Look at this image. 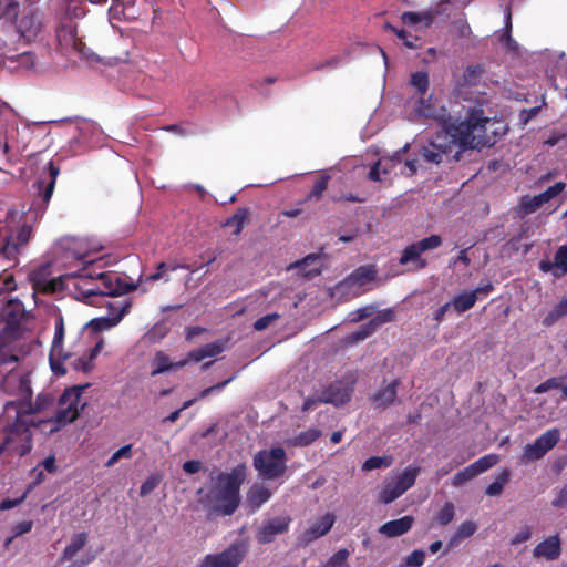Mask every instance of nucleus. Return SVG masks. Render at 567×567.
Segmentation results:
<instances>
[{
	"mask_svg": "<svg viewBox=\"0 0 567 567\" xmlns=\"http://www.w3.org/2000/svg\"><path fill=\"white\" fill-rule=\"evenodd\" d=\"M86 385L66 389L59 399L58 412L48 420H30L16 415V420L4 430V439L0 444V455L4 452L24 456L32 450V432L30 426L40 427L49 433L56 432L78 419L86 405L82 402L83 390Z\"/></svg>",
	"mask_w": 567,
	"mask_h": 567,
	"instance_id": "f257e3e1",
	"label": "nucleus"
},
{
	"mask_svg": "<svg viewBox=\"0 0 567 567\" xmlns=\"http://www.w3.org/2000/svg\"><path fill=\"white\" fill-rule=\"evenodd\" d=\"M415 116L435 121L450 136L457 138L463 148H481L489 144L486 126L491 123L482 109H472L465 121L456 122L444 106H437L432 94L419 96L414 106Z\"/></svg>",
	"mask_w": 567,
	"mask_h": 567,
	"instance_id": "f03ea898",
	"label": "nucleus"
},
{
	"mask_svg": "<svg viewBox=\"0 0 567 567\" xmlns=\"http://www.w3.org/2000/svg\"><path fill=\"white\" fill-rule=\"evenodd\" d=\"M247 477V466L241 463L229 473H220L203 499L208 516H230L240 505V486Z\"/></svg>",
	"mask_w": 567,
	"mask_h": 567,
	"instance_id": "7ed1b4c3",
	"label": "nucleus"
},
{
	"mask_svg": "<svg viewBox=\"0 0 567 567\" xmlns=\"http://www.w3.org/2000/svg\"><path fill=\"white\" fill-rule=\"evenodd\" d=\"M32 238V227L24 223L18 230L9 225L0 226V260L3 271L0 275V297L17 289V282L12 274L8 272L19 264V256Z\"/></svg>",
	"mask_w": 567,
	"mask_h": 567,
	"instance_id": "20e7f679",
	"label": "nucleus"
},
{
	"mask_svg": "<svg viewBox=\"0 0 567 567\" xmlns=\"http://www.w3.org/2000/svg\"><path fill=\"white\" fill-rule=\"evenodd\" d=\"M3 318L4 326L0 330V363H12L18 361V357L11 353L13 343L23 334L21 320L24 311L20 303L9 302L0 313Z\"/></svg>",
	"mask_w": 567,
	"mask_h": 567,
	"instance_id": "39448f33",
	"label": "nucleus"
},
{
	"mask_svg": "<svg viewBox=\"0 0 567 567\" xmlns=\"http://www.w3.org/2000/svg\"><path fill=\"white\" fill-rule=\"evenodd\" d=\"M1 391L14 399L7 401V411L21 406L22 402L32 399V389L29 373L12 369L1 381Z\"/></svg>",
	"mask_w": 567,
	"mask_h": 567,
	"instance_id": "423d86ee",
	"label": "nucleus"
},
{
	"mask_svg": "<svg viewBox=\"0 0 567 567\" xmlns=\"http://www.w3.org/2000/svg\"><path fill=\"white\" fill-rule=\"evenodd\" d=\"M286 461V451L277 446L258 451L254 456L252 465L262 478L272 481L285 474Z\"/></svg>",
	"mask_w": 567,
	"mask_h": 567,
	"instance_id": "0eeeda50",
	"label": "nucleus"
},
{
	"mask_svg": "<svg viewBox=\"0 0 567 567\" xmlns=\"http://www.w3.org/2000/svg\"><path fill=\"white\" fill-rule=\"evenodd\" d=\"M375 276L373 266H360L336 285V291L346 299L357 298L365 291L364 286L373 281Z\"/></svg>",
	"mask_w": 567,
	"mask_h": 567,
	"instance_id": "6e6552de",
	"label": "nucleus"
},
{
	"mask_svg": "<svg viewBox=\"0 0 567 567\" xmlns=\"http://www.w3.org/2000/svg\"><path fill=\"white\" fill-rule=\"evenodd\" d=\"M442 245V238L439 235H431L419 241L412 243L406 246L399 259L400 265H413V270H421L427 266V261L422 258V254L427 250H433Z\"/></svg>",
	"mask_w": 567,
	"mask_h": 567,
	"instance_id": "1a4fd4ad",
	"label": "nucleus"
},
{
	"mask_svg": "<svg viewBox=\"0 0 567 567\" xmlns=\"http://www.w3.org/2000/svg\"><path fill=\"white\" fill-rule=\"evenodd\" d=\"M247 555V547L236 542L219 553L205 555L196 567H239Z\"/></svg>",
	"mask_w": 567,
	"mask_h": 567,
	"instance_id": "9d476101",
	"label": "nucleus"
},
{
	"mask_svg": "<svg viewBox=\"0 0 567 567\" xmlns=\"http://www.w3.org/2000/svg\"><path fill=\"white\" fill-rule=\"evenodd\" d=\"M17 28L27 41H34L39 38L42 39V34L47 29V22L39 9L29 7L23 10Z\"/></svg>",
	"mask_w": 567,
	"mask_h": 567,
	"instance_id": "9b49d317",
	"label": "nucleus"
},
{
	"mask_svg": "<svg viewBox=\"0 0 567 567\" xmlns=\"http://www.w3.org/2000/svg\"><path fill=\"white\" fill-rule=\"evenodd\" d=\"M456 145L462 146L457 138L445 133L444 136L437 135L427 145L422 146L420 155L427 163L440 164L444 156H449L453 152Z\"/></svg>",
	"mask_w": 567,
	"mask_h": 567,
	"instance_id": "f8f14e48",
	"label": "nucleus"
},
{
	"mask_svg": "<svg viewBox=\"0 0 567 567\" xmlns=\"http://www.w3.org/2000/svg\"><path fill=\"white\" fill-rule=\"evenodd\" d=\"M560 440V432L558 429L553 427L538 436L534 443H529L524 447L523 461L530 462L540 460L547 452L556 446Z\"/></svg>",
	"mask_w": 567,
	"mask_h": 567,
	"instance_id": "ddd939ff",
	"label": "nucleus"
},
{
	"mask_svg": "<svg viewBox=\"0 0 567 567\" xmlns=\"http://www.w3.org/2000/svg\"><path fill=\"white\" fill-rule=\"evenodd\" d=\"M64 339V323L63 319L60 317L55 320V331L52 341V347L49 354V362L51 370L56 375H64L66 373V369L63 363L65 360L71 358L69 352H64L62 348Z\"/></svg>",
	"mask_w": 567,
	"mask_h": 567,
	"instance_id": "4468645a",
	"label": "nucleus"
},
{
	"mask_svg": "<svg viewBox=\"0 0 567 567\" xmlns=\"http://www.w3.org/2000/svg\"><path fill=\"white\" fill-rule=\"evenodd\" d=\"M96 280L101 287L100 299L103 297H115L133 291L136 286L125 282L122 277L114 271H100Z\"/></svg>",
	"mask_w": 567,
	"mask_h": 567,
	"instance_id": "2eb2a0df",
	"label": "nucleus"
},
{
	"mask_svg": "<svg viewBox=\"0 0 567 567\" xmlns=\"http://www.w3.org/2000/svg\"><path fill=\"white\" fill-rule=\"evenodd\" d=\"M498 461V455L493 453L480 457L474 463L458 471L452 478V485L455 487L463 486L466 482L495 466Z\"/></svg>",
	"mask_w": 567,
	"mask_h": 567,
	"instance_id": "dca6fc26",
	"label": "nucleus"
},
{
	"mask_svg": "<svg viewBox=\"0 0 567 567\" xmlns=\"http://www.w3.org/2000/svg\"><path fill=\"white\" fill-rule=\"evenodd\" d=\"M291 518L288 515L277 516L265 520L256 532V540L259 544H269L277 536L289 530Z\"/></svg>",
	"mask_w": 567,
	"mask_h": 567,
	"instance_id": "f3484780",
	"label": "nucleus"
},
{
	"mask_svg": "<svg viewBox=\"0 0 567 567\" xmlns=\"http://www.w3.org/2000/svg\"><path fill=\"white\" fill-rule=\"evenodd\" d=\"M53 408L54 396L50 393H40L34 402H32L31 399L22 402L21 406H19V409L17 410V414H19V416H24L27 419V416L29 415L44 413L47 416L44 420H48L50 417H53L54 414L58 412L56 410L54 413H52V415H49V412L52 411Z\"/></svg>",
	"mask_w": 567,
	"mask_h": 567,
	"instance_id": "a211bd4d",
	"label": "nucleus"
},
{
	"mask_svg": "<svg viewBox=\"0 0 567 567\" xmlns=\"http://www.w3.org/2000/svg\"><path fill=\"white\" fill-rule=\"evenodd\" d=\"M352 392V384H349L342 380H337L323 389L321 394L323 403L340 406L350 401Z\"/></svg>",
	"mask_w": 567,
	"mask_h": 567,
	"instance_id": "6ab92c4d",
	"label": "nucleus"
},
{
	"mask_svg": "<svg viewBox=\"0 0 567 567\" xmlns=\"http://www.w3.org/2000/svg\"><path fill=\"white\" fill-rule=\"evenodd\" d=\"M334 522L336 516L332 513H327L301 533L299 542L302 545H309L318 538L327 535L333 527Z\"/></svg>",
	"mask_w": 567,
	"mask_h": 567,
	"instance_id": "aec40b11",
	"label": "nucleus"
},
{
	"mask_svg": "<svg viewBox=\"0 0 567 567\" xmlns=\"http://www.w3.org/2000/svg\"><path fill=\"white\" fill-rule=\"evenodd\" d=\"M74 287L76 290V298L87 305L95 306L100 299L101 287L97 281H89V278H79Z\"/></svg>",
	"mask_w": 567,
	"mask_h": 567,
	"instance_id": "412c9836",
	"label": "nucleus"
},
{
	"mask_svg": "<svg viewBox=\"0 0 567 567\" xmlns=\"http://www.w3.org/2000/svg\"><path fill=\"white\" fill-rule=\"evenodd\" d=\"M414 523L412 516H403L399 519H393L380 526L379 533L388 538L399 537L408 533Z\"/></svg>",
	"mask_w": 567,
	"mask_h": 567,
	"instance_id": "4be33fe9",
	"label": "nucleus"
},
{
	"mask_svg": "<svg viewBox=\"0 0 567 567\" xmlns=\"http://www.w3.org/2000/svg\"><path fill=\"white\" fill-rule=\"evenodd\" d=\"M48 171H49L48 178L39 179L37 182V186H38L43 206H47L52 197V194H53V190L55 187V182H56L58 175L60 173V168L56 165H54V163L51 161L48 164Z\"/></svg>",
	"mask_w": 567,
	"mask_h": 567,
	"instance_id": "5701e85b",
	"label": "nucleus"
},
{
	"mask_svg": "<svg viewBox=\"0 0 567 567\" xmlns=\"http://www.w3.org/2000/svg\"><path fill=\"white\" fill-rule=\"evenodd\" d=\"M187 363H188V360H186V359L178 361V362H171L169 357L165 352L157 351L154 354V358L151 362V365H152L151 375L155 377L157 374H163L171 370H177V369L185 367Z\"/></svg>",
	"mask_w": 567,
	"mask_h": 567,
	"instance_id": "b1692460",
	"label": "nucleus"
},
{
	"mask_svg": "<svg viewBox=\"0 0 567 567\" xmlns=\"http://www.w3.org/2000/svg\"><path fill=\"white\" fill-rule=\"evenodd\" d=\"M561 547L559 537L550 536L545 540L540 542L533 551V555L537 558L544 557L548 560L557 559L560 556Z\"/></svg>",
	"mask_w": 567,
	"mask_h": 567,
	"instance_id": "393cba45",
	"label": "nucleus"
},
{
	"mask_svg": "<svg viewBox=\"0 0 567 567\" xmlns=\"http://www.w3.org/2000/svg\"><path fill=\"white\" fill-rule=\"evenodd\" d=\"M271 497V492L262 485L255 484L247 492L246 504L250 513L257 512Z\"/></svg>",
	"mask_w": 567,
	"mask_h": 567,
	"instance_id": "a878e982",
	"label": "nucleus"
},
{
	"mask_svg": "<svg viewBox=\"0 0 567 567\" xmlns=\"http://www.w3.org/2000/svg\"><path fill=\"white\" fill-rule=\"evenodd\" d=\"M400 380L395 379L385 386L379 389L372 396V401L377 408L385 409L395 402L398 396V386Z\"/></svg>",
	"mask_w": 567,
	"mask_h": 567,
	"instance_id": "bb28decb",
	"label": "nucleus"
},
{
	"mask_svg": "<svg viewBox=\"0 0 567 567\" xmlns=\"http://www.w3.org/2000/svg\"><path fill=\"white\" fill-rule=\"evenodd\" d=\"M33 288L42 293H53L62 289V277L47 279L42 271H34L30 276Z\"/></svg>",
	"mask_w": 567,
	"mask_h": 567,
	"instance_id": "cd10ccee",
	"label": "nucleus"
},
{
	"mask_svg": "<svg viewBox=\"0 0 567 567\" xmlns=\"http://www.w3.org/2000/svg\"><path fill=\"white\" fill-rule=\"evenodd\" d=\"M420 473V467L409 465L403 470L402 473L398 474L396 476L392 477L391 481L394 483V485L398 487V489L404 494L409 488H411L416 477Z\"/></svg>",
	"mask_w": 567,
	"mask_h": 567,
	"instance_id": "c85d7f7f",
	"label": "nucleus"
},
{
	"mask_svg": "<svg viewBox=\"0 0 567 567\" xmlns=\"http://www.w3.org/2000/svg\"><path fill=\"white\" fill-rule=\"evenodd\" d=\"M224 351V343L221 341H215L207 343L198 349H195L187 354L188 362H199L205 358L215 357Z\"/></svg>",
	"mask_w": 567,
	"mask_h": 567,
	"instance_id": "c756f323",
	"label": "nucleus"
},
{
	"mask_svg": "<svg viewBox=\"0 0 567 567\" xmlns=\"http://www.w3.org/2000/svg\"><path fill=\"white\" fill-rule=\"evenodd\" d=\"M87 543V534L76 533L72 536L71 543L64 548L60 556V563L71 560Z\"/></svg>",
	"mask_w": 567,
	"mask_h": 567,
	"instance_id": "7c9ffc66",
	"label": "nucleus"
},
{
	"mask_svg": "<svg viewBox=\"0 0 567 567\" xmlns=\"http://www.w3.org/2000/svg\"><path fill=\"white\" fill-rule=\"evenodd\" d=\"M547 202L543 198L540 194L535 196L524 195L520 197L517 206V213L520 216H526L535 213Z\"/></svg>",
	"mask_w": 567,
	"mask_h": 567,
	"instance_id": "2f4dec72",
	"label": "nucleus"
},
{
	"mask_svg": "<svg viewBox=\"0 0 567 567\" xmlns=\"http://www.w3.org/2000/svg\"><path fill=\"white\" fill-rule=\"evenodd\" d=\"M401 20L406 25H415L422 23L424 27H430L434 21V14L432 11H405L402 13Z\"/></svg>",
	"mask_w": 567,
	"mask_h": 567,
	"instance_id": "473e14b6",
	"label": "nucleus"
},
{
	"mask_svg": "<svg viewBox=\"0 0 567 567\" xmlns=\"http://www.w3.org/2000/svg\"><path fill=\"white\" fill-rule=\"evenodd\" d=\"M321 431L318 429H308L289 439L288 444L296 447L308 446L316 442L321 436Z\"/></svg>",
	"mask_w": 567,
	"mask_h": 567,
	"instance_id": "72a5a7b5",
	"label": "nucleus"
},
{
	"mask_svg": "<svg viewBox=\"0 0 567 567\" xmlns=\"http://www.w3.org/2000/svg\"><path fill=\"white\" fill-rule=\"evenodd\" d=\"M126 312V308H123L117 317L109 318V317H101L92 319L89 322V327L94 332H101L104 330H109L113 327H115L122 319L123 315Z\"/></svg>",
	"mask_w": 567,
	"mask_h": 567,
	"instance_id": "f704fd0d",
	"label": "nucleus"
},
{
	"mask_svg": "<svg viewBox=\"0 0 567 567\" xmlns=\"http://www.w3.org/2000/svg\"><path fill=\"white\" fill-rule=\"evenodd\" d=\"M512 472L504 468L497 476L496 480L485 488V495L498 496L502 494L504 486L509 482Z\"/></svg>",
	"mask_w": 567,
	"mask_h": 567,
	"instance_id": "c9c22d12",
	"label": "nucleus"
},
{
	"mask_svg": "<svg viewBox=\"0 0 567 567\" xmlns=\"http://www.w3.org/2000/svg\"><path fill=\"white\" fill-rule=\"evenodd\" d=\"M451 303L458 313H462L474 307L476 303V296L471 291H464L454 296Z\"/></svg>",
	"mask_w": 567,
	"mask_h": 567,
	"instance_id": "e433bc0d",
	"label": "nucleus"
},
{
	"mask_svg": "<svg viewBox=\"0 0 567 567\" xmlns=\"http://www.w3.org/2000/svg\"><path fill=\"white\" fill-rule=\"evenodd\" d=\"M476 529H477V526L474 522H472V520L463 522L456 529L455 534L451 537V539L447 544V548L450 549L453 546H455L460 540L471 537L472 535L475 534Z\"/></svg>",
	"mask_w": 567,
	"mask_h": 567,
	"instance_id": "4c0bfd02",
	"label": "nucleus"
},
{
	"mask_svg": "<svg viewBox=\"0 0 567 567\" xmlns=\"http://www.w3.org/2000/svg\"><path fill=\"white\" fill-rule=\"evenodd\" d=\"M410 84L419 96L426 95L430 87L429 74L425 71H416L410 75Z\"/></svg>",
	"mask_w": 567,
	"mask_h": 567,
	"instance_id": "58836bf2",
	"label": "nucleus"
},
{
	"mask_svg": "<svg viewBox=\"0 0 567 567\" xmlns=\"http://www.w3.org/2000/svg\"><path fill=\"white\" fill-rule=\"evenodd\" d=\"M554 277L560 278L567 275V245L558 247L554 256Z\"/></svg>",
	"mask_w": 567,
	"mask_h": 567,
	"instance_id": "ea45409f",
	"label": "nucleus"
},
{
	"mask_svg": "<svg viewBox=\"0 0 567 567\" xmlns=\"http://www.w3.org/2000/svg\"><path fill=\"white\" fill-rule=\"evenodd\" d=\"M375 331L373 330V323H364L357 331L349 333L344 337V343L347 346H353L360 341L365 340L368 337L373 334Z\"/></svg>",
	"mask_w": 567,
	"mask_h": 567,
	"instance_id": "a19ab883",
	"label": "nucleus"
},
{
	"mask_svg": "<svg viewBox=\"0 0 567 567\" xmlns=\"http://www.w3.org/2000/svg\"><path fill=\"white\" fill-rule=\"evenodd\" d=\"M171 328L165 320L156 322L145 334L150 343H157L169 332Z\"/></svg>",
	"mask_w": 567,
	"mask_h": 567,
	"instance_id": "79ce46f5",
	"label": "nucleus"
},
{
	"mask_svg": "<svg viewBox=\"0 0 567 567\" xmlns=\"http://www.w3.org/2000/svg\"><path fill=\"white\" fill-rule=\"evenodd\" d=\"M248 208H239L236 213L225 221V226L235 227L233 234L239 235L244 228L245 223L248 219Z\"/></svg>",
	"mask_w": 567,
	"mask_h": 567,
	"instance_id": "37998d69",
	"label": "nucleus"
},
{
	"mask_svg": "<svg viewBox=\"0 0 567 567\" xmlns=\"http://www.w3.org/2000/svg\"><path fill=\"white\" fill-rule=\"evenodd\" d=\"M393 463V457L391 455L384 456H371L364 461L362 464V471L370 472L373 470L389 467Z\"/></svg>",
	"mask_w": 567,
	"mask_h": 567,
	"instance_id": "c03bdc74",
	"label": "nucleus"
},
{
	"mask_svg": "<svg viewBox=\"0 0 567 567\" xmlns=\"http://www.w3.org/2000/svg\"><path fill=\"white\" fill-rule=\"evenodd\" d=\"M401 495H403L398 487L394 485V483L390 480L384 483L382 489L379 493V499L383 504H390L394 502L396 498H399Z\"/></svg>",
	"mask_w": 567,
	"mask_h": 567,
	"instance_id": "a18cd8bd",
	"label": "nucleus"
},
{
	"mask_svg": "<svg viewBox=\"0 0 567 567\" xmlns=\"http://www.w3.org/2000/svg\"><path fill=\"white\" fill-rule=\"evenodd\" d=\"M484 73V68L481 64L470 65L463 73V81L468 86H474L478 83Z\"/></svg>",
	"mask_w": 567,
	"mask_h": 567,
	"instance_id": "49530a36",
	"label": "nucleus"
},
{
	"mask_svg": "<svg viewBox=\"0 0 567 567\" xmlns=\"http://www.w3.org/2000/svg\"><path fill=\"white\" fill-rule=\"evenodd\" d=\"M318 259L319 258L317 255L311 254L305 257L303 259L297 261L295 264V267L298 268L306 277H313L320 274V268L316 267L307 270V267L312 262L318 261Z\"/></svg>",
	"mask_w": 567,
	"mask_h": 567,
	"instance_id": "de8ad7c7",
	"label": "nucleus"
},
{
	"mask_svg": "<svg viewBox=\"0 0 567 567\" xmlns=\"http://www.w3.org/2000/svg\"><path fill=\"white\" fill-rule=\"evenodd\" d=\"M100 344H96L94 349H92L90 355L87 358L85 357H79L72 361V367L76 371H83L89 372L92 369V360L99 352Z\"/></svg>",
	"mask_w": 567,
	"mask_h": 567,
	"instance_id": "09e8293b",
	"label": "nucleus"
},
{
	"mask_svg": "<svg viewBox=\"0 0 567 567\" xmlns=\"http://www.w3.org/2000/svg\"><path fill=\"white\" fill-rule=\"evenodd\" d=\"M330 176L321 175L315 183L311 192L306 196L305 202H309L311 199H319L324 190L328 188Z\"/></svg>",
	"mask_w": 567,
	"mask_h": 567,
	"instance_id": "8fccbe9b",
	"label": "nucleus"
},
{
	"mask_svg": "<svg viewBox=\"0 0 567 567\" xmlns=\"http://www.w3.org/2000/svg\"><path fill=\"white\" fill-rule=\"evenodd\" d=\"M565 377H553L542 382L534 389V393L542 394L555 389L564 388Z\"/></svg>",
	"mask_w": 567,
	"mask_h": 567,
	"instance_id": "3c124183",
	"label": "nucleus"
},
{
	"mask_svg": "<svg viewBox=\"0 0 567 567\" xmlns=\"http://www.w3.org/2000/svg\"><path fill=\"white\" fill-rule=\"evenodd\" d=\"M86 257L87 255L86 254H78V252H74V258L78 259V260H81L83 261L84 264H86L87 266L83 267L79 274H76V277L78 278H90L91 280L95 281L96 282V275L100 272V271H95L94 269H91L89 266H93L94 265V261L93 260H86Z\"/></svg>",
	"mask_w": 567,
	"mask_h": 567,
	"instance_id": "603ef678",
	"label": "nucleus"
},
{
	"mask_svg": "<svg viewBox=\"0 0 567 567\" xmlns=\"http://www.w3.org/2000/svg\"><path fill=\"white\" fill-rule=\"evenodd\" d=\"M455 517V507L451 502H446L443 507L437 512L435 518L440 525L450 524Z\"/></svg>",
	"mask_w": 567,
	"mask_h": 567,
	"instance_id": "864d4df0",
	"label": "nucleus"
},
{
	"mask_svg": "<svg viewBox=\"0 0 567 567\" xmlns=\"http://www.w3.org/2000/svg\"><path fill=\"white\" fill-rule=\"evenodd\" d=\"M349 556L350 551L347 548H341L327 560L323 567H344Z\"/></svg>",
	"mask_w": 567,
	"mask_h": 567,
	"instance_id": "5fc2aeb1",
	"label": "nucleus"
},
{
	"mask_svg": "<svg viewBox=\"0 0 567 567\" xmlns=\"http://www.w3.org/2000/svg\"><path fill=\"white\" fill-rule=\"evenodd\" d=\"M9 60H11L12 62H17L18 66L23 69H31L34 66L35 63L34 54L30 51H25L14 56H10Z\"/></svg>",
	"mask_w": 567,
	"mask_h": 567,
	"instance_id": "6e6d98bb",
	"label": "nucleus"
},
{
	"mask_svg": "<svg viewBox=\"0 0 567 567\" xmlns=\"http://www.w3.org/2000/svg\"><path fill=\"white\" fill-rule=\"evenodd\" d=\"M132 457V444H126L118 449L105 463L106 467L114 466L121 458L130 460Z\"/></svg>",
	"mask_w": 567,
	"mask_h": 567,
	"instance_id": "4d7b16f0",
	"label": "nucleus"
},
{
	"mask_svg": "<svg viewBox=\"0 0 567 567\" xmlns=\"http://www.w3.org/2000/svg\"><path fill=\"white\" fill-rule=\"evenodd\" d=\"M512 19L511 13L507 14L506 24H505V31L501 35L499 40L503 42L508 50H516L518 48L517 42L512 38Z\"/></svg>",
	"mask_w": 567,
	"mask_h": 567,
	"instance_id": "13d9d810",
	"label": "nucleus"
},
{
	"mask_svg": "<svg viewBox=\"0 0 567 567\" xmlns=\"http://www.w3.org/2000/svg\"><path fill=\"white\" fill-rule=\"evenodd\" d=\"M19 12V3L16 0H7L2 11L0 12V18L6 20L16 19Z\"/></svg>",
	"mask_w": 567,
	"mask_h": 567,
	"instance_id": "bf43d9fd",
	"label": "nucleus"
},
{
	"mask_svg": "<svg viewBox=\"0 0 567 567\" xmlns=\"http://www.w3.org/2000/svg\"><path fill=\"white\" fill-rule=\"evenodd\" d=\"M279 315L277 312L268 313L266 316L260 317L254 322V329L256 331H262L267 329L274 321L279 319Z\"/></svg>",
	"mask_w": 567,
	"mask_h": 567,
	"instance_id": "052dcab7",
	"label": "nucleus"
},
{
	"mask_svg": "<svg viewBox=\"0 0 567 567\" xmlns=\"http://www.w3.org/2000/svg\"><path fill=\"white\" fill-rule=\"evenodd\" d=\"M425 560V553L422 549L413 550L405 558V565L410 567H421Z\"/></svg>",
	"mask_w": 567,
	"mask_h": 567,
	"instance_id": "680f3d73",
	"label": "nucleus"
},
{
	"mask_svg": "<svg viewBox=\"0 0 567 567\" xmlns=\"http://www.w3.org/2000/svg\"><path fill=\"white\" fill-rule=\"evenodd\" d=\"M565 187H566V184L564 182H557L554 185L549 186L546 190L540 193V195L548 203L553 198L558 196L560 193H563Z\"/></svg>",
	"mask_w": 567,
	"mask_h": 567,
	"instance_id": "e2e57ef3",
	"label": "nucleus"
},
{
	"mask_svg": "<svg viewBox=\"0 0 567 567\" xmlns=\"http://www.w3.org/2000/svg\"><path fill=\"white\" fill-rule=\"evenodd\" d=\"M393 312L391 310L379 312L372 318L369 323H373V330L375 331L381 324L393 320Z\"/></svg>",
	"mask_w": 567,
	"mask_h": 567,
	"instance_id": "0e129e2a",
	"label": "nucleus"
},
{
	"mask_svg": "<svg viewBox=\"0 0 567 567\" xmlns=\"http://www.w3.org/2000/svg\"><path fill=\"white\" fill-rule=\"evenodd\" d=\"M565 316V313L561 312V310L557 307V305L545 316L543 319V324L545 327H550L555 322H557L559 319H561Z\"/></svg>",
	"mask_w": 567,
	"mask_h": 567,
	"instance_id": "69168bd1",
	"label": "nucleus"
},
{
	"mask_svg": "<svg viewBox=\"0 0 567 567\" xmlns=\"http://www.w3.org/2000/svg\"><path fill=\"white\" fill-rule=\"evenodd\" d=\"M235 379V375H231L230 378L221 381V382H218L216 383L215 385H212L209 388H206L204 389L200 393H199V398L200 399H205L207 398L208 395H210L213 392L215 391H219V390H223L227 384H229L233 380Z\"/></svg>",
	"mask_w": 567,
	"mask_h": 567,
	"instance_id": "338daca9",
	"label": "nucleus"
},
{
	"mask_svg": "<svg viewBox=\"0 0 567 567\" xmlns=\"http://www.w3.org/2000/svg\"><path fill=\"white\" fill-rule=\"evenodd\" d=\"M551 505L557 508H563L567 506V486H564L556 498L553 499Z\"/></svg>",
	"mask_w": 567,
	"mask_h": 567,
	"instance_id": "774afa93",
	"label": "nucleus"
}]
</instances>
